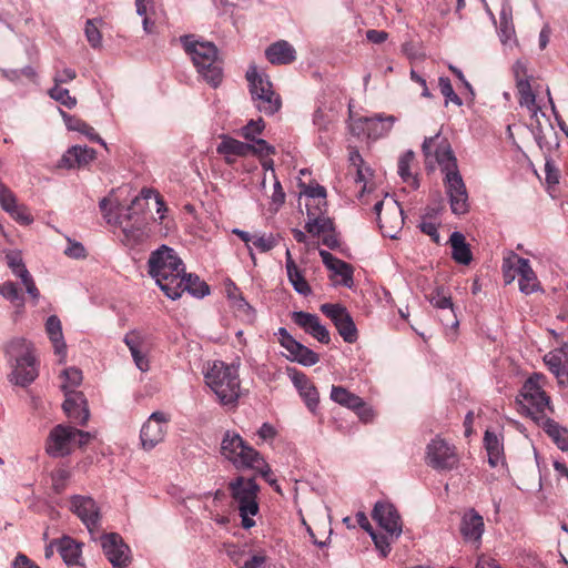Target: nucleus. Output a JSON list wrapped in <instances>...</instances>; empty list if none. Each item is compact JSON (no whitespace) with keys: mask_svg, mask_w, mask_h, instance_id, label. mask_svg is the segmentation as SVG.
Returning <instances> with one entry per match:
<instances>
[{"mask_svg":"<svg viewBox=\"0 0 568 568\" xmlns=\"http://www.w3.org/2000/svg\"><path fill=\"white\" fill-rule=\"evenodd\" d=\"M0 205L9 214H14L18 205L14 194L3 184H0Z\"/></svg>","mask_w":568,"mask_h":568,"instance_id":"4d7b16f0","label":"nucleus"},{"mask_svg":"<svg viewBox=\"0 0 568 568\" xmlns=\"http://www.w3.org/2000/svg\"><path fill=\"white\" fill-rule=\"evenodd\" d=\"M517 260H521V257L514 252H510L503 260L501 270L506 284L513 283L517 275Z\"/></svg>","mask_w":568,"mask_h":568,"instance_id":"c03bdc74","label":"nucleus"},{"mask_svg":"<svg viewBox=\"0 0 568 568\" xmlns=\"http://www.w3.org/2000/svg\"><path fill=\"white\" fill-rule=\"evenodd\" d=\"M264 129V121L262 119L251 120L245 126L242 128L241 134L250 141H255L256 135L262 133Z\"/></svg>","mask_w":568,"mask_h":568,"instance_id":"bf43d9fd","label":"nucleus"},{"mask_svg":"<svg viewBox=\"0 0 568 568\" xmlns=\"http://www.w3.org/2000/svg\"><path fill=\"white\" fill-rule=\"evenodd\" d=\"M523 400L520 402L536 422L546 419V412H552L550 407V398L538 384L537 378L529 377L520 392Z\"/></svg>","mask_w":568,"mask_h":568,"instance_id":"9d476101","label":"nucleus"},{"mask_svg":"<svg viewBox=\"0 0 568 568\" xmlns=\"http://www.w3.org/2000/svg\"><path fill=\"white\" fill-rule=\"evenodd\" d=\"M276 335L282 347L287 352V358L292 362H296L303 366H313L318 363L320 356L306 347L298 341H296L285 327H280Z\"/></svg>","mask_w":568,"mask_h":568,"instance_id":"dca6fc26","label":"nucleus"},{"mask_svg":"<svg viewBox=\"0 0 568 568\" xmlns=\"http://www.w3.org/2000/svg\"><path fill=\"white\" fill-rule=\"evenodd\" d=\"M422 151L427 163L434 159L440 166L452 212L456 215L467 213L469 210L468 193L448 141L442 139L440 133L425 138Z\"/></svg>","mask_w":568,"mask_h":568,"instance_id":"f257e3e1","label":"nucleus"},{"mask_svg":"<svg viewBox=\"0 0 568 568\" xmlns=\"http://www.w3.org/2000/svg\"><path fill=\"white\" fill-rule=\"evenodd\" d=\"M221 455L237 470L266 469L263 456L240 434L227 430L221 442Z\"/></svg>","mask_w":568,"mask_h":568,"instance_id":"423d86ee","label":"nucleus"},{"mask_svg":"<svg viewBox=\"0 0 568 568\" xmlns=\"http://www.w3.org/2000/svg\"><path fill=\"white\" fill-rule=\"evenodd\" d=\"M6 262L8 267L11 270L14 276L21 280V283L24 285L27 293L32 297V300L37 303L40 297V292L36 286V283L28 271L23 260L21 252L19 251H9L6 253Z\"/></svg>","mask_w":568,"mask_h":568,"instance_id":"6ab92c4d","label":"nucleus"},{"mask_svg":"<svg viewBox=\"0 0 568 568\" xmlns=\"http://www.w3.org/2000/svg\"><path fill=\"white\" fill-rule=\"evenodd\" d=\"M292 320L296 325L303 328L305 333H307L313 324L318 320V316L303 311H297L293 312Z\"/></svg>","mask_w":568,"mask_h":568,"instance_id":"5fc2aeb1","label":"nucleus"},{"mask_svg":"<svg viewBox=\"0 0 568 568\" xmlns=\"http://www.w3.org/2000/svg\"><path fill=\"white\" fill-rule=\"evenodd\" d=\"M246 79L254 106L266 115L275 114L282 106V100L273 90L268 77L260 73L255 67H251L246 71Z\"/></svg>","mask_w":568,"mask_h":568,"instance_id":"6e6552de","label":"nucleus"},{"mask_svg":"<svg viewBox=\"0 0 568 568\" xmlns=\"http://www.w3.org/2000/svg\"><path fill=\"white\" fill-rule=\"evenodd\" d=\"M304 194L307 196V197H311L313 200H318V204L316 205V209L321 205L325 206L326 205V190L324 186L322 185H315V186H308L305 191H304Z\"/></svg>","mask_w":568,"mask_h":568,"instance_id":"338daca9","label":"nucleus"},{"mask_svg":"<svg viewBox=\"0 0 568 568\" xmlns=\"http://www.w3.org/2000/svg\"><path fill=\"white\" fill-rule=\"evenodd\" d=\"M250 144L252 146L251 154H257L260 156H266V155L275 153V148L272 146L271 144H268L263 139H255V141H252V143H250Z\"/></svg>","mask_w":568,"mask_h":568,"instance_id":"e2e57ef3","label":"nucleus"},{"mask_svg":"<svg viewBox=\"0 0 568 568\" xmlns=\"http://www.w3.org/2000/svg\"><path fill=\"white\" fill-rule=\"evenodd\" d=\"M71 478V470L67 467H58L51 474L52 489L57 494H61L67 488L68 481Z\"/></svg>","mask_w":568,"mask_h":568,"instance_id":"49530a36","label":"nucleus"},{"mask_svg":"<svg viewBox=\"0 0 568 568\" xmlns=\"http://www.w3.org/2000/svg\"><path fill=\"white\" fill-rule=\"evenodd\" d=\"M148 266L149 274L169 298L175 301L181 297L179 285L182 283L184 264L173 248L162 245L152 252Z\"/></svg>","mask_w":568,"mask_h":568,"instance_id":"f03ea898","label":"nucleus"},{"mask_svg":"<svg viewBox=\"0 0 568 568\" xmlns=\"http://www.w3.org/2000/svg\"><path fill=\"white\" fill-rule=\"evenodd\" d=\"M285 267L287 273V278L292 284L294 291L303 296H308L312 294V288L307 281L305 280L302 271L296 265L295 261L292 257L291 251L286 250L285 253Z\"/></svg>","mask_w":568,"mask_h":568,"instance_id":"7c9ffc66","label":"nucleus"},{"mask_svg":"<svg viewBox=\"0 0 568 568\" xmlns=\"http://www.w3.org/2000/svg\"><path fill=\"white\" fill-rule=\"evenodd\" d=\"M278 241L272 233L254 234L253 246L256 247L261 253H266L273 250L277 245Z\"/></svg>","mask_w":568,"mask_h":568,"instance_id":"de8ad7c7","label":"nucleus"},{"mask_svg":"<svg viewBox=\"0 0 568 568\" xmlns=\"http://www.w3.org/2000/svg\"><path fill=\"white\" fill-rule=\"evenodd\" d=\"M123 342L129 347L135 366L141 372L150 369V363L146 355L143 353L144 336L138 331H131L125 334Z\"/></svg>","mask_w":568,"mask_h":568,"instance_id":"bb28decb","label":"nucleus"},{"mask_svg":"<svg viewBox=\"0 0 568 568\" xmlns=\"http://www.w3.org/2000/svg\"><path fill=\"white\" fill-rule=\"evenodd\" d=\"M428 300L434 307L445 312L440 317L444 325L450 327L458 326V320L454 312L452 298L446 294L443 287H437L432 292Z\"/></svg>","mask_w":568,"mask_h":568,"instance_id":"b1692460","label":"nucleus"},{"mask_svg":"<svg viewBox=\"0 0 568 568\" xmlns=\"http://www.w3.org/2000/svg\"><path fill=\"white\" fill-rule=\"evenodd\" d=\"M321 311L331 318L344 342L352 344L357 341L356 325L345 307L327 303L321 306Z\"/></svg>","mask_w":568,"mask_h":568,"instance_id":"2eb2a0df","label":"nucleus"},{"mask_svg":"<svg viewBox=\"0 0 568 568\" xmlns=\"http://www.w3.org/2000/svg\"><path fill=\"white\" fill-rule=\"evenodd\" d=\"M432 213L430 212H427L423 219H422V222L419 224V227H420V231L425 234H427L428 236H430V239L435 242V243H439V233H438V230H437V222L435 221H432V220H428V217H432Z\"/></svg>","mask_w":568,"mask_h":568,"instance_id":"13d9d810","label":"nucleus"},{"mask_svg":"<svg viewBox=\"0 0 568 568\" xmlns=\"http://www.w3.org/2000/svg\"><path fill=\"white\" fill-rule=\"evenodd\" d=\"M102 551L113 568H126L132 561L129 545L118 532H105L99 538Z\"/></svg>","mask_w":568,"mask_h":568,"instance_id":"f8f14e48","label":"nucleus"},{"mask_svg":"<svg viewBox=\"0 0 568 568\" xmlns=\"http://www.w3.org/2000/svg\"><path fill=\"white\" fill-rule=\"evenodd\" d=\"M265 57L272 64H290L296 60V50L288 41L278 40L266 48Z\"/></svg>","mask_w":568,"mask_h":568,"instance_id":"a878e982","label":"nucleus"},{"mask_svg":"<svg viewBox=\"0 0 568 568\" xmlns=\"http://www.w3.org/2000/svg\"><path fill=\"white\" fill-rule=\"evenodd\" d=\"M307 334L316 338L322 344H328L331 342L329 332L324 325L321 324L320 318L315 322V324H313Z\"/></svg>","mask_w":568,"mask_h":568,"instance_id":"680f3d73","label":"nucleus"},{"mask_svg":"<svg viewBox=\"0 0 568 568\" xmlns=\"http://www.w3.org/2000/svg\"><path fill=\"white\" fill-rule=\"evenodd\" d=\"M426 462L437 470H450L456 467L458 457L454 446L436 437L427 445Z\"/></svg>","mask_w":568,"mask_h":568,"instance_id":"4468645a","label":"nucleus"},{"mask_svg":"<svg viewBox=\"0 0 568 568\" xmlns=\"http://www.w3.org/2000/svg\"><path fill=\"white\" fill-rule=\"evenodd\" d=\"M8 364L34 358L33 343L24 337H13L3 346Z\"/></svg>","mask_w":568,"mask_h":568,"instance_id":"4be33fe9","label":"nucleus"},{"mask_svg":"<svg viewBox=\"0 0 568 568\" xmlns=\"http://www.w3.org/2000/svg\"><path fill=\"white\" fill-rule=\"evenodd\" d=\"M230 297L232 298V304H233V307L234 310L240 314V315H243L245 317V320L247 321H253L254 320V310L253 307L244 300L243 296H241L240 294L239 295H230Z\"/></svg>","mask_w":568,"mask_h":568,"instance_id":"603ef678","label":"nucleus"},{"mask_svg":"<svg viewBox=\"0 0 568 568\" xmlns=\"http://www.w3.org/2000/svg\"><path fill=\"white\" fill-rule=\"evenodd\" d=\"M85 37L89 41V43L93 47V48H98L100 47L101 44V33L99 31V29L97 28V26L93 23L92 20H88L87 21V24H85Z\"/></svg>","mask_w":568,"mask_h":568,"instance_id":"0e129e2a","label":"nucleus"},{"mask_svg":"<svg viewBox=\"0 0 568 568\" xmlns=\"http://www.w3.org/2000/svg\"><path fill=\"white\" fill-rule=\"evenodd\" d=\"M449 243L453 258L459 264L468 265L473 260V255L464 234L457 231L453 232L449 237Z\"/></svg>","mask_w":568,"mask_h":568,"instance_id":"4c0bfd02","label":"nucleus"},{"mask_svg":"<svg viewBox=\"0 0 568 568\" xmlns=\"http://www.w3.org/2000/svg\"><path fill=\"white\" fill-rule=\"evenodd\" d=\"M438 87L440 89L442 94L445 97L446 104L448 102H452L458 106L463 104L462 99L455 93L449 78L440 77L438 79Z\"/></svg>","mask_w":568,"mask_h":568,"instance_id":"09e8293b","label":"nucleus"},{"mask_svg":"<svg viewBox=\"0 0 568 568\" xmlns=\"http://www.w3.org/2000/svg\"><path fill=\"white\" fill-rule=\"evenodd\" d=\"M0 295L18 305L23 304V297L13 282H4L0 285Z\"/></svg>","mask_w":568,"mask_h":568,"instance_id":"6e6d98bb","label":"nucleus"},{"mask_svg":"<svg viewBox=\"0 0 568 568\" xmlns=\"http://www.w3.org/2000/svg\"><path fill=\"white\" fill-rule=\"evenodd\" d=\"M518 93L520 95V104L531 106L535 104L536 97L532 92L529 80H519L516 82Z\"/></svg>","mask_w":568,"mask_h":568,"instance_id":"8fccbe9b","label":"nucleus"},{"mask_svg":"<svg viewBox=\"0 0 568 568\" xmlns=\"http://www.w3.org/2000/svg\"><path fill=\"white\" fill-rule=\"evenodd\" d=\"M68 246L64 250V254L74 260H83L87 257V250L82 243L67 237Z\"/></svg>","mask_w":568,"mask_h":568,"instance_id":"052dcab7","label":"nucleus"},{"mask_svg":"<svg viewBox=\"0 0 568 568\" xmlns=\"http://www.w3.org/2000/svg\"><path fill=\"white\" fill-rule=\"evenodd\" d=\"M517 275L519 276V290L521 293L529 295L540 290V284L536 273L530 266L527 258L517 260Z\"/></svg>","mask_w":568,"mask_h":568,"instance_id":"c756f323","label":"nucleus"},{"mask_svg":"<svg viewBox=\"0 0 568 568\" xmlns=\"http://www.w3.org/2000/svg\"><path fill=\"white\" fill-rule=\"evenodd\" d=\"M373 519L385 531L389 545L399 538L403 532V521L396 507L389 501H376L373 511Z\"/></svg>","mask_w":568,"mask_h":568,"instance_id":"9b49d317","label":"nucleus"},{"mask_svg":"<svg viewBox=\"0 0 568 568\" xmlns=\"http://www.w3.org/2000/svg\"><path fill=\"white\" fill-rule=\"evenodd\" d=\"M49 95L51 99H53L54 101L59 102L68 109H73L77 105V99L74 97H71L69 90L61 88V85L54 84L49 90Z\"/></svg>","mask_w":568,"mask_h":568,"instance_id":"a18cd8bd","label":"nucleus"},{"mask_svg":"<svg viewBox=\"0 0 568 568\" xmlns=\"http://www.w3.org/2000/svg\"><path fill=\"white\" fill-rule=\"evenodd\" d=\"M498 34H499L500 41L504 44H509L514 40V36H515L514 27L510 23H508V21L506 19H503L500 22V26H499Z\"/></svg>","mask_w":568,"mask_h":568,"instance_id":"774afa93","label":"nucleus"},{"mask_svg":"<svg viewBox=\"0 0 568 568\" xmlns=\"http://www.w3.org/2000/svg\"><path fill=\"white\" fill-rule=\"evenodd\" d=\"M306 206L308 220L305 229L310 234L318 236L334 231L333 221L323 213L322 207L318 206L317 210H313L311 204H306Z\"/></svg>","mask_w":568,"mask_h":568,"instance_id":"c85d7f7f","label":"nucleus"},{"mask_svg":"<svg viewBox=\"0 0 568 568\" xmlns=\"http://www.w3.org/2000/svg\"><path fill=\"white\" fill-rule=\"evenodd\" d=\"M181 42L203 79L211 87H219L223 72L221 62L217 60L216 47L212 42L197 41L194 36H184Z\"/></svg>","mask_w":568,"mask_h":568,"instance_id":"20e7f679","label":"nucleus"},{"mask_svg":"<svg viewBox=\"0 0 568 568\" xmlns=\"http://www.w3.org/2000/svg\"><path fill=\"white\" fill-rule=\"evenodd\" d=\"M227 488L239 510L242 527L244 529L254 527L255 520L253 517L260 511V505L257 501L260 486L255 478L237 476L229 483Z\"/></svg>","mask_w":568,"mask_h":568,"instance_id":"39448f33","label":"nucleus"},{"mask_svg":"<svg viewBox=\"0 0 568 568\" xmlns=\"http://www.w3.org/2000/svg\"><path fill=\"white\" fill-rule=\"evenodd\" d=\"M61 377L63 378V384L69 386V389L78 387L83 379L82 371L74 366L63 369Z\"/></svg>","mask_w":568,"mask_h":568,"instance_id":"864d4df0","label":"nucleus"},{"mask_svg":"<svg viewBox=\"0 0 568 568\" xmlns=\"http://www.w3.org/2000/svg\"><path fill=\"white\" fill-rule=\"evenodd\" d=\"M484 444L488 454V463L493 467L497 466L503 455V444L500 443L498 436L493 432L486 430L484 436Z\"/></svg>","mask_w":568,"mask_h":568,"instance_id":"79ce46f5","label":"nucleus"},{"mask_svg":"<svg viewBox=\"0 0 568 568\" xmlns=\"http://www.w3.org/2000/svg\"><path fill=\"white\" fill-rule=\"evenodd\" d=\"M217 153L225 155L227 162H231L230 156H247L252 152L250 143H244L236 139L224 136L222 142L217 145Z\"/></svg>","mask_w":568,"mask_h":568,"instance_id":"c9c22d12","label":"nucleus"},{"mask_svg":"<svg viewBox=\"0 0 568 568\" xmlns=\"http://www.w3.org/2000/svg\"><path fill=\"white\" fill-rule=\"evenodd\" d=\"M313 123L320 132H328L333 124V115L326 110L317 108L313 115Z\"/></svg>","mask_w":568,"mask_h":568,"instance_id":"3c124183","label":"nucleus"},{"mask_svg":"<svg viewBox=\"0 0 568 568\" xmlns=\"http://www.w3.org/2000/svg\"><path fill=\"white\" fill-rule=\"evenodd\" d=\"M484 518L474 508L468 509L460 520V534L465 541L478 544L484 534Z\"/></svg>","mask_w":568,"mask_h":568,"instance_id":"aec40b11","label":"nucleus"},{"mask_svg":"<svg viewBox=\"0 0 568 568\" xmlns=\"http://www.w3.org/2000/svg\"><path fill=\"white\" fill-rule=\"evenodd\" d=\"M71 510L87 527L92 539L94 535L101 531L100 508L95 500L90 496L73 495L70 498Z\"/></svg>","mask_w":568,"mask_h":568,"instance_id":"ddd939ff","label":"nucleus"},{"mask_svg":"<svg viewBox=\"0 0 568 568\" xmlns=\"http://www.w3.org/2000/svg\"><path fill=\"white\" fill-rule=\"evenodd\" d=\"M11 373L9 381L18 386L26 387L30 385L39 375L37 357L27 359L24 362H16L9 364Z\"/></svg>","mask_w":568,"mask_h":568,"instance_id":"412c9836","label":"nucleus"},{"mask_svg":"<svg viewBox=\"0 0 568 568\" xmlns=\"http://www.w3.org/2000/svg\"><path fill=\"white\" fill-rule=\"evenodd\" d=\"M95 159V151L89 146L74 145L61 159V166L73 169L82 166Z\"/></svg>","mask_w":568,"mask_h":568,"instance_id":"473e14b6","label":"nucleus"},{"mask_svg":"<svg viewBox=\"0 0 568 568\" xmlns=\"http://www.w3.org/2000/svg\"><path fill=\"white\" fill-rule=\"evenodd\" d=\"M182 283L181 286V295L184 292H189L191 295L195 297H204L210 293L209 285L201 281L197 275L186 274L185 271L181 276Z\"/></svg>","mask_w":568,"mask_h":568,"instance_id":"58836bf2","label":"nucleus"},{"mask_svg":"<svg viewBox=\"0 0 568 568\" xmlns=\"http://www.w3.org/2000/svg\"><path fill=\"white\" fill-rule=\"evenodd\" d=\"M320 256L328 270L342 277V284L344 286L351 288L354 285L353 267L348 263L337 258L325 250H320Z\"/></svg>","mask_w":568,"mask_h":568,"instance_id":"cd10ccee","label":"nucleus"},{"mask_svg":"<svg viewBox=\"0 0 568 568\" xmlns=\"http://www.w3.org/2000/svg\"><path fill=\"white\" fill-rule=\"evenodd\" d=\"M379 229L384 236L396 239L404 225L403 209L392 196H385L374 205Z\"/></svg>","mask_w":568,"mask_h":568,"instance_id":"1a4fd4ad","label":"nucleus"},{"mask_svg":"<svg viewBox=\"0 0 568 568\" xmlns=\"http://www.w3.org/2000/svg\"><path fill=\"white\" fill-rule=\"evenodd\" d=\"M45 333L53 346L54 354L59 356V364H64L67 361V344L61 321L57 315H50L47 318Z\"/></svg>","mask_w":568,"mask_h":568,"instance_id":"5701e85b","label":"nucleus"},{"mask_svg":"<svg viewBox=\"0 0 568 568\" xmlns=\"http://www.w3.org/2000/svg\"><path fill=\"white\" fill-rule=\"evenodd\" d=\"M541 423L544 430L557 447L562 452H568V430L550 418H546Z\"/></svg>","mask_w":568,"mask_h":568,"instance_id":"ea45409f","label":"nucleus"},{"mask_svg":"<svg viewBox=\"0 0 568 568\" xmlns=\"http://www.w3.org/2000/svg\"><path fill=\"white\" fill-rule=\"evenodd\" d=\"M61 387L65 396L62 405L64 413L79 425H85L89 420L90 413L83 393L69 389V386L65 384H62Z\"/></svg>","mask_w":568,"mask_h":568,"instance_id":"a211bd4d","label":"nucleus"},{"mask_svg":"<svg viewBox=\"0 0 568 568\" xmlns=\"http://www.w3.org/2000/svg\"><path fill=\"white\" fill-rule=\"evenodd\" d=\"M168 423L169 418L162 412H154L150 415L140 432V440L143 449L151 450L163 442Z\"/></svg>","mask_w":568,"mask_h":568,"instance_id":"f3484780","label":"nucleus"},{"mask_svg":"<svg viewBox=\"0 0 568 568\" xmlns=\"http://www.w3.org/2000/svg\"><path fill=\"white\" fill-rule=\"evenodd\" d=\"M204 379L223 406H236L241 397V379L239 365L214 361L207 364Z\"/></svg>","mask_w":568,"mask_h":568,"instance_id":"7ed1b4c3","label":"nucleus"},{"mask_svg":"<svg viewBox=\"0 0 568 568\" xmlns=\"http://www.w3.org/2000/svg\"><path fill=\"white\" fill-rule=\"evenodd\" d=\"M415 154L412 150L403 153L398 160V174L402 180L413 187H418L417 179L410 172V164L413 163Z\"/></svg>","mask_w":568,"mask_h":568,"instance_id":"37998d69","label":"nucleus"},{"mask_svg":"<svg viewBox=\"0 0 568 568\" xmlns=\"http://www.w3.org/2000/svg\"><path fill=\"white\" fill-rule=\"evenodd\" d=\"M77 78V72L71 68L57 69L53 75V82L57 85L69 83Z\"/></svg>","mask_w":568,"mask_h":568,"instance_id":"69168bd1","label":"nucleus"},{"mask_svg":"<svg viewBox=\"0 0 568 568\" xmlns=\"http://www.w3.org/2000/svg\"><path fill=\"white\" fill-rule=\"evenodd\" d=\"M57 550L68 566L80 565L82 544L75 541L73 538L64 536L58 539Z\"/></svg>","mask_w":568,"mask_h":568,"instance_id":"72a5a7b5","label":"nucleus"},{"mask_svg":"<svg viewBox=\"0 0 568 568\" xmlns=\"http://www.w3.org/2000/svg\"><path fill=\"white\" fill-rule=\"evenodd\" d=\"M544 362L557 378L558 384L562 387L568 386V357L558 356L552 352H548L544 356Z\"/></svg>","mask_w":568,"mask_h":568,"instance_id":"f704fd0d","label":"nucleus"},{"mask_svg":"<svg viewBox=\"0 0 568 568\" xmlns=\"http://www.w3.org/2000/svg\"><path fill=\"white\" fill-rule=\"evenodd\" d=\"M92 438L89 432L65 424H58L49 432L44 450L51 458L70 456L77 447H84Z\"/></svg>","mask_w":568,"mask_h":568,"instance_id":"0eeeda50","label":"nucleus"},{"mask_svg":"<svg viewBox=\"0 0 568 568\" xmlns=\"http://www.w3.org/2000/svg\"><path fill=\"white\" fill-rule=\"evenodd\" d=\"M396 118L393 115H377L374 118H364L359 120L362 131H365L369 139L376 140L389 133Z\"/></svg>","mask_w":568,"mask_h":568,"instance_id":"393cba45","label":"nucleus"},{"mask_svg":"<svg viewBox=\"0 0 568 568\" xmlns=\"http://www.w3.org/2000/svg\"><path fill=\"white\" fill-rule=\"evenodd\" d=\"M293 383L310 412L315 413L320 403V395L316 387L303 373L293 376Z\"/></svg>","mask_w":568,"mask_h":568,"instance_id":"2f4dec72","label":"nucleus"},{"mask_svg":"<svg viewBox=\"0 0 568 568\" xmlns=\"http://www.w3.org/2000/svg\"><path fill=\"white\" fill-rule=\"evenodd\" d=\"M331 399L336 404L348 409L357 408L362 404V398L356 394L349 392L343 386L333 385L331 388Z\"/></svg>","mask_w":568,"mask_h":568,"instance_id":"a19ab883","label":"nucleus"},{"mask_svg":"<svg viewBox=\"0 0 568 568\" xmlns=\"http://www.w3.org/2000/svg\"><path fill=\"white\" fill-rule=\"evenodd\" d=\"M356 521L361 528L367 531L373 539L375 547L381 552L383 557H386L390 552L389 541L387 540V536H384L381 532H377L372 527L367 516L363 511H358L356 514Z\"/></svg>","mask_w":568,"mask_h":568,"instance_id":"e433bc0d","label":"nucleus"}]
</instances>
